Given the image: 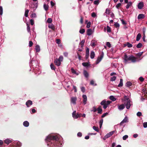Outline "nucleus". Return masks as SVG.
Masks as SVG:
<instances>
[{"instance_id":"a19ab883","label":"nucleus","mask_w":147,"mask_h":147,"mask_svg":"<svg viewBox=\"0 0 147 147\" xmlns=\"http://www.w3.org/2000/svg\"><path fill=\"white\" fill-rule=\"evenodd\" d=\"M105 13L108 14H109L110 13V10L108 8H107L106 9Z\"/></svg>"},{"instance_id":"864d4df0","label":"nucleus","mask_w":147,"mask_h":147,"mask_svg":"<svg viewBox=\"0 0 147 147\" xmlns=\"http://www.w3.org/2000/svg\"><path fill=\"white\" fill-rule=\"evenodd\" d=\"M91 16L93 18H95L96 16V13L94 12L92 13Z\"/></svg>"},{"instance_id":"39448f33","label":"nucleus","mask_w":147,"mask_h":147,"mask_svg":"<svg viewBox=\"0 0 147 147\" xmlns=\"http://www.w3.org/2000/svg\"><path fill=\"white\" fill-rule=\"evenodd\" d=\"M86 54L85 55V59H87L89 57V49L87 47L86 48Z\"/></svg>"},{"instance_id":"aec40b11","label":"nucleus","mask_w":147,"mask_h":147,"mask_svg":"<svg viewBox=\"0 0 147 147\" xmlns=\"http://www.w3.org/2000/svg\"><path fill=\"white\" fill-rule=\"evenodd\" d=\"M85 42V40H83L80 42V46L81 48H83L84 47V43Z\"/></svg>"},{"instance_id":"1a4fd4ad","label":"nucleus","mask_w":147,"mask_h":147,"mask_svg":"<svg viewBox=\"0 0 147 147\" xmlns=\"http://www.w3.org/2000/svg\"><path fill=\"white\" fill-rule=\"evenodd\" d=\"M144 6V3L142 2H141L138 3V9H141Z\"/></svg>"},{"instance_id":"3c124183","label":"nucleus","mask_w":147,"mask_h":147,"mask_svg":"<svg viewBox=\"0 0 147 147\" xmlns=\"http://www.w3.org/2000/svg\"><path fill=\"white\" fill-rule=\"evenodd\" d=\"M93 109L91 110V111H93L94 112H96V111L97 110V109H96L95 107H93Z\"/></svg>"},{"instance_id":"c03bdc74","label":"nucleus","mask_w":147,"mask_h":147,"mask_svg":"<svg viewBox=\"0 0 147 147\" xmlns=\"http://www.w3.org/2000/svg\"><path fill=\"white\" fill-rule=\"evenodd\" d=\"M52 20L51 18H49L47 19V22L49 23H51L52 22Z\"/></svg>"},{"instance_id":"bf43d9fd","label":"nucleus","mask_w":147,"mask_h":147,"mask_svg":"<svg viewBox=\"0 0 147 147\" xmlns=\"http://www.w3.org/2000/svg\"><path fill=\"white\" fill-rule=\"evenodd\" d=\"M128 138V136L127 135H125L123 136V140H125L127 138Z\"/></svg>"},{"instance_id":"79ce46f5","label":"nucleus","mask_w":147,"mask_h":147,"mask_svg":"<svg viewBox=\"0 0 147 147\" xmlns=\"http://www.w3.org/2000/svg\"><path fill=\"white\" fill-rule=\"evenodd\" d=\"M27 30L28 32H30V27L29 25H28V24H27Z\"/></svg>"},{"instance_id":"603ef678","label":"nucleus","mask_w":147,"mask_h":147,"mask_svg":"<svg viewBox=\"0 0 147 147\" xmlns=\"http://www.w3.org/2000/svg\"><path fill=\"white\" fill-rule=\"evenodd\" d=\"M63 59V57L62 56H60L59 59H58L61 62V61H62Z\"/></svg>"},{"instance_id":"6e6552de","label":"nucleus","mask_w":147,"mask_h":147,"mask_svg":"<svg viewBox=\"0 0 147 147\" xmlns=\"http://www.w3.org/2000/svg\"><path fill=\"white\" fill-rule=\"evenodd\" d=\"M32 104V102L30 100H28L26 102V105L27 107H29L30 105Z\"/></svg>"},{"instance_id":"a878e982","label":"nucleus","mask_w":147,"mask_h":147,"mask_svg":"<svg viewBox=\"0 0 147 147\" xmlns=\"http://www.w3.org/2000/svg\"><path fill=\"white\" fill-rule=\"evenodd\" d=\"M111 136L109 133L107 134L103 138V140H106L107 138H109Z\"/></svg>"},{"instance_id":"cd10ccee","label":"nucleus","mask_w":147,"mask_h":147,"mask_svg":"<svg viewBox=\"0 0 147 147\" xmlns=\"http://www.w3.org/2000/svg\"><path fill=\"white\" fill-rule=\"evenodd\" d=\"M4 142L5 143L8 144L11 142V141L9 139H7L5 140Z\"/></svg>"},{"instance_id":"2f4dec72","label":"nucleus","mask_w":147,"mask_h":147,"mask_svg":"<svg viewBox=\"0 0 147 147\" xmlns=\"http://www.w3.org/2000/svg\"><path fill=\"white\" fill-rule=\"evenodd\" d=\"M132 83L130 82H127L126 83V86L127 87H129L132 85Z\"/></svg>"},{"instance_id":"393cba45","label":"nucleus","mask_w":147,"mask_h":147,"mask_svg":"<svg viewBox=\"0 0 147 147\" xmlns=\"http://www.w3.org/2000/svg\"><path fill=\"white\" fill-rule=\"evenodd\" d=\"M123 85V80L122 79H120V83L118 85L119 87H122Z\"/></svg>"},{"instance_id":"dca6fc26","label":"nucleus","mask_w":147,"mask_h":147,"mask_svg":"<svg viewBox=\"0 0 147 147\" xmlns=\"http://www.w3.org/2000/svg\"><path fill=\"white\" fill-rule=\"evenodd\" d=\"M127 118L125 117L124 119L120 123V125H122L124 123H126L127 122Z\"/></svg>"},{"instance_id":"4c0bfd02","label":"nucleus","mask_w":147,"mask_h":147,"mask_svg":"<svg viewBox=\"0 0 147 147\" xmlns=\"http://www.w3.org/2000/svg\"><path fill=\"white\" fill-rule=\"evenodd\" d=\"M93 128L95 131H96L98 132L99 129H98V127H96L95 126H94L93 127Z\"/></svg>"},{"instance_id":"f704fd0d","label":"nucleus","mask_w":147,"mask_h":147,"mask_svg":"<svg viewBox=\"0 0 147 147\" xmlns=\"http://www.w3.org/2000/svg\"><path fill=\"white\" fill-rule=\"evenodd\" d=\"M125 46H127L129 48H131L132 47V45L129 42H127L126 43V45Z\"/></svg>"},{"instance_id":"20e7f679","label":"nucleus","mask_w":147,"mask_h":147,"mask_svg":"<svg viewBox=\"0 0 147 147\" xmlns=\"http://www.w3.org/2000/svg\"><path fill=\"white\" fill-rule=\"evenodd\" d=\"M103 53L102 52V53L98 57L97 59L96 62V63L97 64L98 63L102 60V58L103 57Z\"/></svg>"},{"instance_id":"4468645a","label":"nucleus","mask_w":147,"mask_h":147,"mask_svg":"<svg viewBox=\"0 0 147 147\" xmlns=\"http://www.w3.org/2000/svg\"><path fill=\"white\" fill-rule=\"evenodd\" d=\"M87 34L88 35L90 36L91 35L92 33V30L91 29H88L86 31Z\"/></svg>"},{"instance_id":"a18cd8bd","label":"nucleus","mask_w":147,"mask_h":147,"mask_svg":"<svg viewBox=\"0 0 147 147\" xmlns=\"http://www.w3.org/2000/svg\"><path fill=\"white\" fill-rule=\"evenodd\" d=\"M143 52H139V53L137 54H136V56L138 57H140L143 54Z\"/></svg>"},{"instance_id":"13d9d810","label":"nucleus","mask_w":147,"mask_h":147,"mask_svg":"<svg viewBox=\"0 0 147 147\" xmlns=\"http://www.w3.org/2000/svg\"><path fill=\"white\" fill-rule=\"evenodd\" d=\"M3 9L2 6H0V14L2 15L3 14Z\"/></svg>"},{"instance_id":"8fccbe9b","label":"nucleus","mask_w":147,"mask_h":147,"mask_svg":"<svg viewBox=\"0 0 147 147\" xmlns=\"http://www.w3.org/2000/svg\"><path fill=\"white\" fill-rule=\"evenodd\" d=\"M56 43L58 44H59L61 43V40L59 39H57L56 40Z\"/></svg>"},{"instance_id":"de8ad7c7","label":"nucleus","mask_w":147,"mask_h":147,"mask_svg":"<svg viewBox=\"0 0 147 147\" xmlns=\"http://www.w3.org/2000/svg\"><path fill=\"white\" fill-rule=\"evenodd\" d=\"M121 4V3H119L117 4L116 6V7L118 9H119V8L120 7Z\"/></svg>"},{"instance_id":"ea45409f","label":"nucleus","mask_w":147,"mask_h":147,"mask_svg":"<svg viewBox=\"0 0 147 147\" xmlns=\"http://www.w3.org/2000/svg\"><path fill=\"white\" fill-rule=\"evenodd\" d=\"M85 32V30L84 29H80L79 31V32L80 33L82 34H84Z\"/></svg>"},{"instance_id":"680f3d73","label":"nucleus","mask_w":147,"mask_h":147,"mask_svg":"<svg viewBox=\"0 0 147 147\" xmlns=\"http://www.w3.org/2000/svg\"><path fill=\"white\" fill-rule=\"evenodd\" d=\"M106 45L109 48H110L111 47V44L109 42H107Z\"/></svg>"},{"instance_id":"7ed1b4c3","label":"nucleus","mask_w":147,"mask_h":147,"mask_svg":"<svg viewBox=\"0 0 147 147\" xmlns=\"http://www.w3.org/2000/svg\"><path fill=\"white\" fill-rule=\"evenodd\" d=\"M111 102L110 101L107 100V101H106V100H102L100 102V104L101 105L103 106V108L105 109L107 107L108 105H109Z\"/></svg>"},{"instance_id":"f257e3e1","label":"nucleus","mask_w":147,"mask_h":147,"mask_svg":"<svg viewBox=\"0 0 147 147\" xmlns=\"http://www.w3.org/2000/svg\"><path fill=\"white\" fill-rule=\"evenodd\" d=\"M45 141L50 147H60L61 145L58 136L56 135H49Z\"/></svg>"},{"instance_id":"423d86ee","label":"nucleus","mask_w":147,"mask_h":147,"mask_svg":"<svg viewBox=\"0 0 147 147\" xmlns=\"http://www.w3.org/2000/svg\"><path fill=\"white\" fill-rule=\"evenodd\" d=\"M130 102L131 101L130 100H127V103L125 105L126 108L127 109H129L131 106V104Z\"/></svg>"},{"instance_id":"0eeeda50","label":"nucleus","mask_w":147,"mask_h":147,"mask_svg":"<svg viewBox=\"0 0 147 147\" xmlns=\"http://www.w3.org/2000/svg\"><path fill=\"white\" fill-rule=\"evenodd\" d=\"M54 63L57 66L60 65L61 62L57 59H56L54 61Z\"/></svg>"},{"instance_id":"473e14b6","label":"nucleus","mask_w":147,"mask_h":147,"mask_svg":"<svg viewBox=\"0 0 147 147\" xmlns=\"http://www.w3.org/2000/svg\"><path fill=\"white\" fill-rule=\"evenodd\" d=\"M31 18H36L37 17L35 13H32L30 16Z\"/></svg>"},{"instance_id":"052dcab7","label":"nucleus","mask_w":147,"mask_h":147,"mask_svg":"<svg viewBox=\"0 0 147 147\" xmlns=\"http://www.w3.org/2000/svg\"><path fill=\"white\" fill-rule=\"evenodd\" d=\"M83 17L81 16L80 22L81 23V24H82L83 23Z\"/></svg>"},{"instance_id":"f3484780","label":"nucleus","mask_w":147,"mask_h":147,"mask_svg":"<svg viewBox=\"0 0 147 147\" xmlns=\"http://www.w3.org/2000/svg\"><path fill=\"white\" fill-rule=\"evenodd\" d=\"M125 107V105L122 104L118 106V109L119 110H121L123 109Z\"/></svg>"},{"instance_id":"f03ea898","label":"nucleus","mask_w":147,"mask_h":147,"mask_svg":"<svg viewBox=\"0 0 147 147\" xmlns=\"http://www.w3.org/2000/svg\"><path fill=\"white\" fill-rule=\"evenodd\" d=\"M137 58L133 55L127 56L126 54H125L124 56V61L125 63H135L137 61Z\"/></svg>"},{"instance_id":"774afa93","label":"nucleus","mask_w":147,"mask_h":147,"mask_svg":"<svg viewBox=\"0 0 147 147\" xmlns=\"http://www.w3.org/2000/svg\"><path fill=\"white\" fill-rule=\"evenodd\" d=\"M30 22L31 24L32 25H33L34 24V20L32 19H31L30 20Z\"/></svg>"},{"instance_id":"412c9836","label":"nucleus","mask_w":147,"mask_h":147,"mask_svg":"<svg viewBox=\"0 0 147 147\" xmlns=\"http://www.w3.org/2000/svg\"><path fill=\"white\" fill-rule=\"evenodd\" d=\"M95 55L94 52L93 51H91L90 55V58L91 59H93L94 58Z\"/></svg>"},{"instance_id":"69168bd1","label":"nucleus","mask_w":147,"mask_h":147,"mask_svg":"<svg viewBox=\"0 0 147 147\" xmlns=\"http://www.w3.org/2000/svg\"><path fill=\"white\" fill-rule=\"evenodd\" d=\"M143 127L144 128H146L147 127V122H145L143 124Z\"/></svg>"},{"instance_id":"0e129e2a","label":"nucleus","mask_w":147,"mask_h":147,"mask_svg":"<svg viewBox=\"0 0 147 147\" xmlns=\"http://www.w3.org/2000/svg\"><path fill=\"white\" fill-rule=\"evenodd\" d=\"M93 41V40H92V43H91V45L92 47H95L96 45V44L95 43V42H92Z\"/></svg>"},{"instance_id":"bb28decb","label":"nucleus","mask_w":147,"mask_h":147,"mask_svg":"<svg viewBox=\"0 0 147 147\" xmlns=\"http://www.w3.org/2000/svg\"><path fill=\"white\" fill-rule=\"evenodd\" d=\"M127 3V5L126 7V8L128 9L129 8L130 6L132 5V3L131 1H129Z\"/></svg>"},{"instance_id":"c85d7f7f","label":"nucleus","mask_w":147,"mask_h":147,"mask_svg":"<svg viewBox=\"0 0 147 147\" xmlns=\"http://www.w3.org/2000/svg\"><path fill=\"white\" fill-rule=\"evenodd\" d=\"M76 111H74L72 113V116L75 119H77V117H76Z\"/></svg>"},{"instance_id":"6e6d98bb","label":"nucleus","mask_w":147,"mask_h":147,"mask_svg":"<svg viewBox=\"0 0 147 147\" xmlns=\"http://www.w3.org/2000/svg\"><path fill=\"white\" fill-rule=\"evenodd\" d=\"M33 43L32 41H30L29 42V46L30 47H31L32 46Z\"/></svg>"},{"instance_id":"37998d69","label":"nucleus","mask_w":147,"mask_h":147,"mask_svg":"<svg viewBox=\"0 0 147 147\" xmlns=\"http://www.w3.org/2000/svg\"><path fill=\"white\" fill-rule=\"evenodd\" d=\"M16 145L17 147H20L21 146V144L20 142H17Z\"/></svg>"},{"instance_id":"9d476101","label":"nucleus","mask_w":147,"mask_h":147,"mask_svg":"<svg viewBox=\"0 0 147 147\" xmlns=\"http://www.w3.org/2000/svg\"><path fill=\"white\" fill-rule=\"evenodd\" d=\"M77 98L76 97H72L71 99V102L73 104H76V101L77 100Z\"/></svg>"},{"instance_id":"a211bd4d","label":"nucleus","mask_w":147,"mask_h":147,"mask_svg":"<svg viewBox=\"0 0 147 147\" xmlns=\"http://www.w3.org/2000/svg\"><path fill=\"white\" fill-rule=\"evenodd\" d=\"M83 66L84 67H88L90 66V64H89V63L88 62H83L82 64Z\"/></svg>"},{"instance_id":"c9c22d12","label":"nucleus","mask_w":147,"mask_h":147,"mask_svg":"<svg viewBox=\"0 0 147 147\" xmlns=\"http://www.w3.org/2000/svg\"><path fill=\"white\" fill-rule=\"evenodd\" d=\"M107 32H111V28L109 26H107Z\"/></svg>"},{"instance_id":"ddd939ff","label":"nucleus","mask_w":147,"mask_h":147,"mask_svg":"<svg viewBox=\"0 0 147 147\" xmlns=\"http://www.w3.org/2000/svg\"><path fill=\"white\" fill-rule=\"evenodd\" d=\"M144 15L143 14H140L138 17V19H142L144 18Z\"/></svg>"},{"instance_id":"4be33fe9","label":"nucleus","mask_w":147,"mask_h":147,"mask_svg":"<svg viewBox=\"0 0 147 147\" xmlns=\"http://www.w3.org/2000/svg\"><path fill=\"white\" fill-rule=\"evenodd\" d=\"M141 36L140 33H138L137 35L136 38V40L138 41L140 39Z\"/></svg>"},{"instance_id":"f8f14e48","label":"nucleus","mask_w":147,"mask_h":147,"mask_svg":"<svg viewBox=\"0 0 147 147\" xmlns=\"http://www.w3.org/2000/svg\"><path fill=\"white\" fill-rule=\"evenodd\" d=\"M97 111H98V114H102V110L101 109V106H100L97 108Z\"/></svg>"},{"instance_id":"09e8293b","label":"nucleus","mask_w":147,"mask_h":147,"mask_svg":"<svg viewBox=\"0 0 147 147\" xmlns=\"http://www.w3.org/2000/svg\"><path fill=\"white\" fill-rule=\"evenodd\" d=\"M116 78V76H113L111 78V81H114L115 80Z\"/></svg>"},{"instance_id":"72a5a7b5","label":"nucleus","mask_w":147,"mask_h":147,"mask_svg":"<svg viewBox=\"0 0 147 147\" xmlns=\"http://www.w3.org/2000/svg\"><path fill=\"white\" fill-rule=\"evenodd\" d=\"M110 99L113 101H115L116 100V98L113 96H110Z\"/></svg>"},{"instance_id":"e2e57ef3","label":"nucleus","mask_w":147,"mask_h":147,"mask_svg":"<svg viewBox=\"0 0 147 147\" xmlns=\"http://www.w3.org/2000/svg\"><path fill=\"white\" fill-rule=\"evenodd\" d=\"M99 0H95L94 1V4L95 5H98L99 3Z\"/></svg>"},{"instance_id":"2eb2a0df","label":"nucleus","mask_w":147,"mask_h":147,"mask_svg":"<svg viewBox=\"0 0 147 147\" xmlns=\"http://www.w3.org/2000/svg\"><path fill=\"white\" fill-rule=\"evenodd\" d=\"M48 27L49 28L52 29L53 30L55 31V27L54 25L52 24H51L48 25Z\"/></svg>"},{"instance_id":"7c9ffc66","label":"nucleus","mask_w":147,"mask_h":147,"mask_svg":"<svg viewBox=\"0 0 147 147\" xmlns=\"http://www.w3.org/2000/svg\"><path fill=\"white\" fill-rule=\"evenodd\" d=\"M29 12V10L28 9H27L25 10V12L24 16L26 17H28V13Z\"/></svg>"},{"instance_id":"5fc2aeb1","label":"nucleus","mask_w":147,"mask_h":147,"mask_svg":"<svg viewBox=\"0 0 147 147\" xmlns=\"http://www.w3.org/2000/svg\"><path fill=\"white\" fill-rule=\"evenodd\" d=\"M90 25H91V22H89L87 24V26H86V27L87 28H89L90 27Z\"/></svg>"},{"instance_id":"b1692460","label":"nucleus","mask_w":147,"mask_h":147,"mask_svg":"<svg viewBox=\"0 0 147 147\" xmlns=\"http://www.w3.org/2000/svg\"><path fill=\"white\" fill-rule=\"evenodd\" d=\"M35 49L37 52H39L40 50V46L38 45H36Z\"/></svg>"},{"instance_id":"6ab92c4d","label":"nucleus","mask_w":147,"mask_h":147,"mask_svg":"<svg viewBox=\"0 0 147 147\" xmlns=\"http://www.w3.org/2000/svg\"><path fill=\"white\" fill-rule=\"evenodd\" d=\"M83 74L84 76L86 78H88L89 76V74L87 71L84 70V71Z\"/></svg>"},{"instance_id":"58836bf2","label":"nucleus","mask_w":147,"mask_h":147,"mask_svg":"<svg viewBox=\"0 0 147 147\" xmlns=\"http://www.w3.org/2000/svg\"><path fill=\"white\" fill-rule=\"evenodd\" d=\"M50 67L51 69L52 70H55V67L53 63H51L50 65Z\"/></svg>"},{"instance_id":"c756f323","label":"nucleus","mask_w":147,"mask_h":147,"mask_svg":"<svg viewBox=\"0 0 147 147\" xmlns=\"http://www.w3.org/2000/svg\"><path fill=\"white\" fill-rule=\"evenodd\" d=\"M44 8L45 9L46 11H47L48 9L49 6L48 5H47L46 4H44Z\"/></svg>"},{"instance_id":"338daca9","label":"nucleus","mask_w":147,"mask_h":147,"mask_svg":"<svg viewBox=\"0 0 147 147\" xmlns=\"http://www.w3.org/2000/svg\"><path fill=\"white\" fill-rule=\"evenodd\" d=\"M121 21L122 22V24L124 25H126L127 24V23L124 21L123 19L121 20Z\"/></svg>"},{"instance_id":"9b49d317","label":"nucleus","mask_w":147,"mask_h":147,"mask_svg":"<svg viewBox=\"0 0 147 147\" xmlns=\"http://www.w3.org/2000/svg\"><path fill=\"white\" fill-rule=\"evenodd\" d=\"M82 97L83 98V102L84 105H85L86 104V101L87 100V98L86 95H82Z\"/></svg>"},{"instance_id":"e433bc0d","label":"nucleus","mask_w":147,"mask_h":147,"mask_svg":"<svg viewBox=\"0 0 147 147\" xmlns=\"http://www.w3.org/2000/svg\"><path fill=\"white\" fill-rule=\"evenodd\" d=\"M142 46V45L141 43H139L136 46V47L138 48H141Z\"/></svg>"},{"instance_id":"4d7b16f0","label":"nucleus","mask_w":147,"mask_h":147,"mask_svg":"<svg viewBox=\"0 0 147 147\" xmlns=\"http://www.w3.org/2000/svg\"><path fill=\"white\" fill-rule=\"evenodd\" d=\"M108 115V113H104L101 116V117L103 118L104 117H105L107 115Z\"/></svg>"},{"instance_id":"49530a36","label":"nucleus","mask_w":147,"mask_h":147,"mask_svg":"<svg viewBox=\"0 0 147 147\" xmlns=\"http://www.w3.org/2000/svg\"><path fill=\"white\" fill-rule=\"evenodd\" d=\"M114 26H115V27L117 28H119V24L117 22L115 23L114 24Z\"/></svg>"},{"instance_id":"5701e85b","label":"nucleus","mask_w":147,"mask_h":147,"mask_svg":"<svg viewBox=\"0 0 147 147\" xmlns=\"http://www.w3.org/2000/svg\"><path fill=\"white\" fill-rule=\"evenodd\" d=\"M23 125L26 127H27L29 125V123L27 121H25L23 122Z\"/></svg>"}]
</instances>
